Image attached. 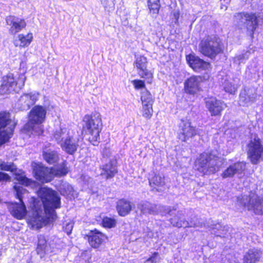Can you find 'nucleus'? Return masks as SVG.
Wrapping results in <instances>:
<instances>
[{
  "label": "nucleus",
  "mask_w": 263,
  "mask_h": 263,
  "mask_svg": "<svg viewBox=\"0 0 263 263\" xmlns=\"http://www.w3.org/2000/svg\"><path fill=\"white\" fill-rule=\"evenodd\" d=\"M144 235L147 236L148 238H153L154 236V233L150 230L148 228L145 230V232H144Z\"/></svg>",
  "instance_id": "48"
},
{
  "label": "nucleus",
  "mask_w": 263,
  "mask_h": 263,
  "mask_svg": "<svg viewBox=\"0 0 263 263\" xmlns=\"http://www.w3.org/2000/svg\"><path fill=\"white\" fill-rule=\"evenodd\" d=\"M261 18L258 14L252 12H240L235 15V21L239 25H243L251 36H253Z\"/></svg>",
  "instance_id": "7"
},
{
  "label": "nucleus",
  "mask_w": 263,
  "mask_h": 263,
  "mask_svg": "<svg viewBox=\"0 0 263 263\" xmlns=\"http://www.w3.org/2000/svg\"><path fill=\"white\" fill-rule=\"evenodd\" d=\"M132 208V203L125 199H122L119 200L117 203V210L121 216H125L127 215Z\"/></svg>",
  "instance_id": "30"
},
{
  "label": "nucleus",
  "mask_w": 263,
  "mask_h": 263,
  "mask_svg": "<svg viewBox=\"0 0 263 263\" xmlns=\"http://www.w3.org/2000/svg\"><path fill=\"white\" fill-rule=\"evenodd\" d=\"M256 89L252 86H245L240 91L239 104L241 106H248L254 103L257 99Z\"/></svg>",
  "instance_id": "14"
},
{
  "label": "nucleus",
  "mask_w": 263,
  "mask_h": 263,
  "mask_svg": "<svg viewBox=\"0 0 263 263\" xmlns=\"http://www.w3.org/2000/svg\"><path fill=\"white\" fill-rule=\"evenodd\" d=\"M219 158L213 151L201 153L195 162L196 169L203 175H210L218 171L220 167Z\"/></svg>",
  "instance_id": "2"
},
{
  "label": "nucleus",
  "mask_w": 263,
  "mask_h": 263,
  "mask_svg": "<svg viewBox=\"0 0 263 263\" xmlns=\"http://www.w3.org/2000/svg\"><path fill=\"white\" fill-rule=\"evenodd\" d=\"M15 123L8 112H0V146L8 141L13 135Z\"/></svg>",
  "instance_id": "11"
},
{
  "label": "nucleus",
  "mask_w": 263,
  "mask_h": 263,
  "mask_svg": "<svg viewBox=\"0 0 263 263\" xmlns=\"http://www.w3.org/2000/svg\"><path fill=\"white\" fill-rule=\"evenodd\" d=\"M199 134L196 128L191 125V122L187 119H182L179 124V138L182 141H186Z\"/></svg>",
  "instance_id": "16"
},
{
  "label": "nucleus",
  "mask_w": 263,
  "mask_h": 263,
  "mask_svg": "<svg viewBox=\"0 0 263 263\" xmlns=\"http://www.w3.org/2000/svg\"><path fill=\"white\" fill-rule=\"evenodd\" d=\"M141 100L142 101L141 112L142 116L146 119H150L153 112V104L154 99L151 93L147 90L141 92Z\"/></svg>",
  "instance_id": "17"
},
{
  "label": "nucleus",
  "mask_w": 263,
  "mask_h": 263,
  "mask_svg": "<svg viewBox=\"0 0 263 263\" xmlns=\"http://www.w3.org/2000/svg\"><path fill=\"white\" fill-rule=\"evenodd\" d=\"M46 248V240L44 236L40 235L38 236V243L36 248L37 253L41 256L44 255Z\"/></svg>",
  "instance_id": "35"
},
{
  "label": "nucleus",
  "mask_w": 263,
  "mask_h": 263,
  "mask_svg": "<svg viewBox=\"0 0 263 263\" xmlns=\"http://www.w3.org/2000/svg\"><path fill=\"white\" fill-rule=\"evenodd\" d=\"M106 239L105 235L95 229L91 232V235L88 237V241L92 247L98 248Z\"/></svg>",
  "instance_id": "26"
},
{
  "label": "nucleus",
  "mask_w": 263,
  "mask_h": 263,
  "mask_svg": "<svg viewBox=\"0 0 263 263\" xmlns=\"http://www.w3.org/2000/svg\"><path fill=\"white\" fill-rule=\"evenodd\" d=\"M102 224L104 228H114L116 225V220L113 218L105 217L102 219Z\"/></svg>",
  "instance_id": "39"
},
{
  "label": "nucleus",
  "mask_w": 263,
  "mask_h": 263,
  "mask_svg": "<svg viewBox=\"0 0 263 263\" xmlns=\"http://www.w3.org/2000/svg\"><path fill=\"white\" fill-rule=\"evenodd\" d=\"M199 49L203 54L211 58H215L222 50L219 39L209 36L201 41Z\"/></svg>",
  "instance_id": "10"
},
{
  "label": "nucleus",
  "mask_w": 263,
  "mask_h": 263,
  "mask_svg": "<svg viewBox=\"0 0 263 263\" xmlns=\"http://www.w3.org/2000/svg\"><path fill=\"white\" fill-rule=\"evenodd\" d=\"M110 154V151L109 148H105L103 152V156H106V157H109V154Z\"/></svg>",
  "instance_id": "50"
},
{
  "label": "nucleus",
  "mask_w": 263,
  "mask_h": 263,
  "mask_svg": "<svg viewBox=\"0 0 263 263\" xmlns=\"http://www.w3.org/2000/svg\"><path fill=\"white\" fill-rule=\"evenodd\" d=\"M150 11L154 14H158L160 7V2L157 3H148Z\"/></svg>",
  "instance_id": "41"
},
{
  "label": "nucleus",
  "mask_w": 263,
  "mask_h": 263,
  "mask_svg": "<svg viewBox=\"0 0 263 263\" xmlns=\"http://www.w3.org/2000/svg\"><path fill=\"white\" fill-rule=\"evenodd\" d=\"M149 185L154 189L157 191H161V187H163L165 184L164 178L160 175L155 174L154 177L149 180Z\"/></svg>",
  "instance_id": "33"
},
{
  "label": "nucleus",
  "mask_w": 263,
  "mask_h": 263,
  "mask_svg": "<svg viewBox=\"0 0 263 263\" xmlns=\"http://www.w3.org/2000/svg\"><path fill=\"white\" fill-rule=\"evenodd\" d=\"M205 107L212 116L221 115V112L226 108L227 105L221 100L211 97L205 99Z\"/></svg>",
  "instance_id": "18"
},
{
  "label": "nucleus",
  "mask_w": 263,
  "mask_h": 263,
  "mask_svg": "<svg viewBox=\"0 0 263 263\" xmlns=\"http://www.w3.org/2000/svg\"><path fill=\"white\" fill-rule=\"evenodd\" d=\"M164 214H168L171 215L175 214V216L170 219V222L174 227H202L199 222L197 223L192 221H189L184 218V216L182 211H178L176 213L175 210H171L170 207L162 206ZM163 214V213L162 214Z\"/></svg>",
  "instance_id": "13"
},
{
  "label": "nucleus",
  "mask_w": 263,
  "mask_h": 263,
  "mask_svg": "<svg viewBox=\"0 0 263 263\" xmlns=\"http://www.w3.org/2000/svg\"><path fill=\"white\" fill-rule=\"evenodd\" d=\"M74 223L72 221H70L66 223L63 227L64 231L68 234L69 235L72 230Z\"/></svg>",
  "instance_id": "44"
},
{
  "label": "nucleus",
  "mask_w": 263,
  "mask_h": 263,
  "mask_svg": "<svg viewBox=\"0 0 263 263\" xmlns=\"http://www.w3.org/2000/svg\"><path fill=\"white\" fill-rule=\"evenodd\" d=\"M73 133V131L68 128L60 127L55 129L53 132V138L58 144L61 145V144L67 140L68 138Z\"/></svg>",
  "instance_id": "25"
},
{
  "label": "nucleus",
  "mask_w": 263,
  "mask_h": 263,
  "mask_svg": "<svg viewBox=\"0 0 263 263\" xmlns=\"http://www.w3.org/2000/svg\"><path fill=\"white\" fill-rule=\"evenodd\" d=\"M14 42L15 46L25 47L30 45L33 39V35L32 33H28L26 35L20 34Z\"/></svg>",
  "instance_id": "31"
},
{
  "label": "nucleus",
  "mask_w": 263,
  "mask_h": 263,
  "mask_svg": "<svg viewBox=\"0 0 263 263\" xmlns=\"http://www.w3.org/2000/svg\"><path fill=\"white\" fill-rule=\"evenodd\" d=\"M16 179L20 184L26 186L30 185L32 183V181L30 179L23 175L16 176Z\"/></svg>",
  "instance_id": "40"
},
{
  "label": "nucleus",
  "mask_w": 263,
  "mask_h": 263,
  "mask_svg": "<svg viewBox=\"0 0 263 263\" xmlns=\"http://www.w3.org/2000/svg\"><path fill=\"white\" fill-rule=\"evenodd\" d=\"M0 170L2 171L15 172L16 170V167L13 163L0 160Z\"/></svg>",
  "instance_id": "37"
},
{
  "label": "nucleus",
  "mask_w": 263,
  "mask_h": 263,
  "mask_svg": "<svg viewBox=\"0 0 263 263\" xmlns=\"http://www.w3.org/2000/svg\"><path fill=\"white\" fill-rule=\"evenodd\" d=\"M186 60L190 67L197 72L208 69L209 66L208 63L193 55L187 56Z\"/></svg>",
  "instance_id": "24"
},
{
  "label": "nucleus",
  "mask_w": 263,
  "mask_h": 263,
  "mask_svg": "<svg viewBox=\"0 0 263 263\" xmlns=\"http://www.w3.org/2000/svg\"><path fill=\"white\" fill-rule=\"evenodd\" d=\"M84 129L90 135L89 140L96 145L100 140V133L102 129V123L101 115L99 112H93L91 116L85 115L83 118Z\"/></svg>",
  "instance_id": "5"
},
{
  "label": "nucleus",
  "mask_w": 263,
  "mask_h": 263,
  "mask_svg": "<svg viewBox=\"0 0 263 263\" xmlns=\"http://www.w3.org/2000/svg\"><path fill=\"white\" fill-rule=\"evenodd\" d=\"M147 61L144 56H138L136 58L135 65L138 69L139 76L145 79L148 83H151L153 78V73L147 69Z\"/></svg>",
  "instance_id": "15"
},
{
  "label": "nucleus",
  "mask_w": 263,
  "mask_h": 263,
  "mask_svg": "<svg viewBox=\"0 0 263 263\" xmlns=\"http://www.w3.org/2000/svg\"><path fill=\"white\" fill-rule=\"evenodd\" d=\"M237 199L238 202L248 210L253 211L256 214H263V199L255 193L251 192L248 195L238 197Z\"/></svg>",
  "instance_id": "8"
},
{
  "label": "nucleus",
  "mask_w": 263,
  "mask_h": 263,
  "mask_svg": "<svg viewBox=\"0 0 263 263\" xmlns=\"http://www.w3.org/2000/svg\"><path fill=\"white\" fill-rule=\"evenodd\" d=\"M213 231V233L216 236L224 237L227 235L228 231L227 227H222L219 224L215 225V227L211 228Z\"/></svg>",
  "instance_id": "36"
},
{
  "label": "nucleus",
  "mask_w": 263,
  "mask_h": 263,
  "mask_svg": "<svg viewBox=\"0 0 263 263\" xmlns=\"http://www.w3.org/2000/svg\"><path fill=\"white\" fill-rule=\"evenodd\" d=\"M160 259V257L158 253L155 252L153 254L152 256L148 258L145 263H157Z\"/></svg>",
  "instance_id": "43"
},
{
  "label": "nucleus",
  "mask_w": 263,
  "mask_h": 263,
  "mask_svg": "<svg viewBox=\"0 0 263 263\" xmlns=\"http://www.w3.org/2000/svg\"><path fill=\"white\" fill-rule=\"evenodd\" d=\"M6 22L8 25L11 26L10 32L13 34H16L24 28L26 23L24 20L14 16H8L6 18Z\"/></svg>",
  "instance_id": "21"
},
{
  "label": "nucleus",
  "mask_w": 263,
  "mask_h": 263,
  "mask_svg": "<svg viewBox=\"0 0 263 263\" xmlns=\"http://www.w3.org/2000/svg\"><path fill=\"white\" fill-rule=\"evenodd\" d=\"M202 81V78L200 76H193L187 79L184 83L185 92L193 95L198 93L201 89Z\"/></svg>",
  "instance_id": "20"
},
{
  "label": "nucleus",
  "mask_w": 263,
  "mask_h": 263,
  "mask_svg": "<svg viewBox=\"0 0 263 263\" xmlns=\"http://www.w3.org/2000/svg\"><path fill=\"white\" fill-rule=\"evenodd\" d=\"M173 16H174V18L175 20V23H177V22H178V20L179 19V11H174V13H173Z\"/></svg>",
  "instance_id": "49"
},
{
  "label": "nucleus",
  "mask_w": 263,
  "mask_h": 263,
  "mask_svg": "<svg viewBox=\"0 0 263 263\" xmlns=\"http://www.w3.org/2000/svg\"><path fill=\"white\" fill-rule=\"evenodd\" d=\"M43 157L45 161L49 164H53L57 162L59 159V155L55 151L44 152Z\"/></svg>",
  "instance_id": "34"
},
{
  "label": "nucleus",
  "mask_w": 263,
  "mask_h": 263,
  "mask_svg": "<svg viewBox=\"0 0 263 263\" xmlns=\"http://www.w3.org/2000/svg\"><path fill=\"white\" fill-rule=\"evenodd\" d=\"M62 149L67 153L72 155L78 149L79 146L78 140L73 138V133L70 136L67 140L61 144Z\"/></svg>",
  "instance_id": "27"
},
{
  "label": "nucleus",
  "mask_w": 263,
  "mask_h": 263,
  "mask_svg": "<svg viewBox=\"0 0 263 263\" xmlns=\"http://www.w3.org/2000/svg\"><path fill=\"white\" fill-rule=\"evenodd\" d=\"M41 201L34 200L32 215L27 219L30 229L38 230L44 224V213L53 214L54 209L60 207V198L57 193L49 188L43 187L38 191Z\"/></svg>",
  "instance_id": "1"
},
{
  "label": "nucleus",
  "mask_w": 263,
  "mask_h": 263,
  "mask_svg": "<svg viewBox=\"0 0 263 263\" xmlns=\"http://www.w3.org/2000/svg\"><path fill=\"white\" fill-rule=\"evenodd\" d=\"M46 112L45 107L41 105L34 106L29 112L28 121L24 128L29 132H34L38 135L41 134L43 133L42 124L45 120Z\"/></svg>",
  "instance_id": "3"
},
{
  "label": "nucleus",
  "mask_w": 263,
  "mask_h": 263,
  "mask_svg": "<svg viewBox=\"0 0 263 263\" xmlns=\"http://www.w3.org/2000/svg\"><path fill=\"white\" fill-rule=\"evenodd\" d=\"M101 175L106 179L111 178L117 174V161L114 158L110 159L108 163L101 167Z\"/></svg>",
  "instance_id": "23"
},
{
  "label": "nucleus",
  "mask_w": 263,
  "mask_h": 263,
  "mask_svg": "<svg viewBox=\"0 0 263 263\" xmlns=\"http://www.w3.org/2000/svg\"><path fill=\"white\" fill-rule=\"evenodd\" d=\"M261 255V252L256 249L249 250L244 256L243 263H256Z\"/></svg>",
  "instance_id": "32"
},
{
  "label": "nucleus",
  "mask_w": 263,
  "mask_h": 263,
  "mask_svg": "<svg viewBox=\"0 0 263 263\" xmlns=\"http://www.w3.org/2000/svg\"><path fill=\"white\" fill-rule=\"evenodd\" d=\"M248 157L253 164H257L263 156V145L256 136H252L247 145Z\"/></svg>",
  "instance_id": "12"
},
{
  "label": "nucleus",
  "mask_w": 263,
  "mask_h": 263,
  "mask_svg": "<svg viewBox=\"0 0 263 263\" xmlns=\"http://www.w3.org/2000/svg\"><path fill=\"white\" fill-rule=\"evenodd\" d=\"M251 53V51L248 50L246 51L244 53L235 56L234 58V63L238 65L245 63L249 58Z\"/></svg>",
  "instance_id": "38"
},
{
  "label": "nucleus",
  "mask_w": 263,
  "mask_h": 263,
  "mask_svg": "<svg viewBox=\"0 0 263 263\" xmlns=\"http://www.w3.org/2000/svg\"><path fill=\"white\" fill-rule=\"evenodd\" d=\"M163 206L157 205L146 201H142L138 205V208L144 214H155L158 212V210H163Z\"/></svg>",
  "instance_id": "28"
},
{
  "label": "nucleus",
  "mask_w": 263,
  "mask_h": 263,
  "mask_svg": "<svg viewBox=\"0 0 263 263\" xmlns=\"http://www.w3.org/2000/svg\"><path fill=\"white\" fill-rule=\"evenodd\" d=\"M14 189L15 192V197L20 203L10 202L8 204V209L11 215L18 220L24 219L27 213L26 205L23 201L25 196H27L28 193L23 187L19 185H15Z\"/></svg>",
  "instance_id": "6"
},
{
  "label": "nucleus",
  "mask_w": 263,
  "mask_h": 263,
  "mask_svg": "<svg viewBox=\"0 0 263 263\" xmlns=\"http://www.w3.org/2000/svg\"><path fill=\"white\" fill-rule=\"evenodd\" d=\"M10 180V177L9 176L3 172H0V181H7Z\"/></svg>",
  "instance_id": "47"
},
{
  "label": "nucleus",
  "mask_w": 263,
  "mask_h": 263,
  "mask_svg": "<svg viewBox=\"0 0 263 263\" xmlns=\"http://www.w3.org/2000/svg\"><path fill=\"white\" fill-rule=\"evenodd\" d=\"M66 165V162L64 161L61 165L50 171L47 167H45L40 164L34 163L32 164L33 172L37 180L42 182H47L51 180L52 175L56 176L65 175L68 171Z\"/></svg>",
  "instance_id": "4"
},
{
  "label": "nucleus",
  "mask_w": 263,
  "mask_h": 263,
  "mask_svg": "<svg viewBox=\"0 0 263 263\" xmlns=\"http://www.w3.org/2000/svg\"><path fill=\"white\" fill-rule=\"evenodd\" d=\"M101 4L103 5L104 8H106L108 7H114L115 6V0H100Z\"/></svg>",
  "instance_id": "45"
},
{
  "label": "nucleus",
  "mask_w": 263,
  "mask_h": 263,
  "mask_svg": "<svg viewBox=\"0 0 263 263\" xmlns=\"http://www.w3.org/2000/svg\"><path fill=\"white\" fill-rule=\"evenodd\" d=\"M26 78L23 74L19 76L16 81L13 74L9 73L3 78L2 83L0 86V93L5 95L12 92H17L24 85Z\"/></svg>",
  "instance_id": "9"
},
{
  "label": "nucleus",
  "mask_w": 263,
  "mask_h": 263,
  "mask_svg": "<svg viewBox=\"0 0 263 263\" xmlns=\"http://www.w3.org/2000/svg\"><path fill=\"white\" fill-rule=\"evenodd\" d=\"M246 163L244 162H238L230 165L222 173L223 178L233 177L235 174H242L246 170Z\"/></svg>",
  "instance_id": "22"
},
{
  "label": "nucleus",
  "mask_w": 263,
  "mask_h": 263,
  "mask_svg": "<svg viewBox=\"0 0 263 263\" xmlns=\"http://www.w3.org/2000/svg\"><path fill=\"white\" fill-rule=\"evenodd\" d=\"M239 83V80L237 78L226 79L223 83V89L228 93L234 94L237 90Z\"/></svg>",
  "instance_id": "29"
},
{
  "label": "nucleus",
  "mask_w": 263,
  "mask_h": 263,
  "mask_svg": "<svg viewBox=\"0 0 263 263\" xmlns=\"http://www.w3.org/2000/svg\"><path fill=\"white\" fill-rule=\"evenodd\" d=\"M62 186L64 189H67V191H65V194H70L73 190L72 187L69 184L64 183Z\"/></svg>",
  "instance_id": "46"
},
{
  "label": "nucleus",
  "mask_w": 263,
  "mask_h": 263,
  "mask_svg": "<svg viewBox=\"0 0 263 263\" xmlns=\"http://www.w3.org/2000/svg\"><path fill=\"white\" fill-rule=\"evenodd\" d=\"M136 89H139L145 87L144 81L141 80H134L132 82Z\"/></svg>",
  "instance_id": "42"
},
{
  "label": "nucleus",
  "mask_w": 263,
  "mask_h": 263,
  "mask_svg": "<svg viewBox=\"0 0 263 263\" xmlns=\"http://www.w3.org/2000/svg\"><path fill=\"white\" fill-rule=\"evenodd\" d=\"M160 2V0H148V3H157Z\"/></svg>",
  "instance_id": "52"
},
{
  "label": "nucleus",
  "mask_w": 263,
  "mask_h": 263,
  "mask_svg": "<svg viewBox=\"0 0 263 263\" xmlns=\"http://www.w3.org/2000/svg\"><path fill=\"white\" fill-rule=\"evenodd\" d=\"M230 255H229L228 257H227V259H228V260L226 261V260H223V263H238L234 259H230Z\"/></svg>",
  "instance_id": "51"
},
{
  "label": "nucleus",
  "mask_w": 263,
  "mask_h": 263,
  "mask_svg": "<svg viewBox=\"0 0 263 263\" xmlns=\"http://www.w3.org/2000/svg\"><path fill=\"white\" fill-rule=\"evenodd\" d=\"M39 96V93L35 91L23 94L18 100V108L21 110L29 109L37 101Z\"/></svg>",
  "instance_id": "19"
}]
</instances>
